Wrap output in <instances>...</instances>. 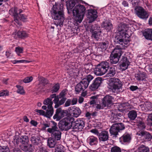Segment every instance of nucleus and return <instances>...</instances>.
I'll use <instances>...</instances> for the list:
<instances>
[{"label":"nucleus","instance_id":"1","mask_svg":"<svg viewBox=\"0 0 152 152\" xmlns=\"http://www.w3.org/2000/svg\"><path fill=\"white\" fill-rule=\"evenodd\" d=\"M128 28L124 24H120L116 31L117 36L115 37L114 42L119 44L121 46H116L112 52L110 57V61L112 64H116L122 54L121 49L127 47L129 42V35L127 33Z\"/></svg>","mask_w":152,"mask_h":152},{"label":"nucleus","instance_id":"2","mask_svg":"<svg viewBox=\"0 0 152 152\" xmlns=\"http://www.w3.org/2000/svg\"><path fill=\"white\" fill-rule=\"evenodd\" d=\"M51 13L53 18L55 20V24L57 26H62L64 19L63 5L56 3L53 6Z\"/></svg>","mask_w":152,"mask_h":152},{"label":"nucleus","instance_id":"3","mask_svg":"<svg viewBox=\"0 0 152 152\" xmlns=\"http://www.w3.org/2000/svg\"><path fill=\"white\" fill-rule=\"evenodd\" d=\"M86 8L83 5L79 4L75 6L72 10L73 15L77 22L81 23L86 13Z\"/></svg>","mask_w":152,"mask_h":152},{"label":"nucleus","instance_id":"4","mask_svg":"<svg viewBox=\"0 0 152 152\" xmlns=\"http://www.w3.org/2000/svg\"><path fill=\"white\" fill-rule=\"evenodd\" d=\"M22 12V10L16 7L11 9L9 11V13L14 16V21L19 26L21 25V23L19 20L23 22L27 21V16L20 14Z\"/></svg>","mask_w":152,"mask_h":152},{"label":"nucleus","instance_id":"5","mask_svg":"<svg viewBox=\"0 0 152 152\" xmlns=\"http://www.w3.org/2000/svg\"><path fill=\"white\" fill-rule=\"evenodd\" d=\"M122 85L123 84L120 80L115 77L110 79L108 85L109 88L113 92H120L123 91Z\"/></svg>","mask_w":152,"mask_h":152},{"label":"nucleus","instance_id":"6","mask_svg":"<svg viewBox=\"0 0 152 152\" xmlns=\"http://www.w3.org/2000/svg\"><path fill=\"white\" fill-rule=\"evenodd\" d=\"M67 91V90L65 89L63 90L58 95H56V94H54L55 98L53 100V101L55 104V108H58L65 103L67 99L65 96Z\"/></svg>","mask_w":152,"mask_h":152},{"label":"nucleus","instance_id":"7","mask_svg":"<svg viewBox=\"0 0 152 152\" xmlns=\"http://www.w3.org/2000/svg\"><path fill=\"white\" fill-rule=\"evenodd\" d=\"M51 122L52 124V126L51 128L48 129L47 131L51 134L53 138L58 140L61 139V133L57 126V123L53 121H51Z\"/></svg>","mask_w":152,"mask_h":152},{"label":"nucleus","instance_id":"8","mask_svg":"<svg viewBox=\"0 0 152 152\" xmlns=\"http://www.w3.org/2000/svg\"><path fill=\"white\" fill-rule=\"evenodd\" d=\"M74 120L72 117H67L59 122V127L62 130L67 131L72 126V123Z\"/></svg>","mask_w":152,"mask_h":152},{"label":"nucleus","instance_id":"9","mask_svg":"<svg viewBox=\"0 0 152 152\" xmlns=\"http://www.w3.org/2000/svg\"><path fill=\"white\" fill-rule=\"evenodd\" d=\"M109 64L106 61H103L97 65L94 69L95 74L97 75H102L105 74L109 68Z\"/></svg>","mask_w":152,"mask_h":152},{"label":"nucleus","instance_id":"10","mask_svg":"<svg viewBox=\"0 0 152 152\" xmlns=\"http://www.w3.org/2000/svg\"><path fill=\"white\" fill-rule=\"evenodd\" d=\"M124 128V126L123 123H116L111 126L110 129V132L111 135L116 137L118 134V132L120 130H123Z\"/></svg>","mask_w":152,"mask_h":152},{"label":"nucleus","instance_id":"11","mask_svg":"<svg viewBox=\"0 0 152 152\" xmlns=\"http://www.w3.org/2000/svg\"><path fill=\"white\" fill-rule=\"evenodd\" d=\"M135 12L139 18L143 20H146L149 16L148 13L141 7L135 9Z\"/></svg>","mask_w":152,"mask_h":152},{"label":"nucleus","instance_id":"12","mask_svg":"<svg viewBox=\"0 0 152 152\" xmlns=\"http://www.w3.org/2000/svg\"><path fill=\"white\" fill-rule=\"evenodd\" d=\"M85 126V121L83 120L77 119L76 121L72 123V128L75 129L76 131H80Z\"/></svg>","mask_w":152,"mask_h":152},{"label":"nucleus","instance_id":"13","mask_svg":"<svg viewBox=\"0 0 152 152\" xmlns=\"http://www.w3.org/2000/svg\"><path fill=\"white\" fill-rule=\"evenodd\" d=\"M136 134L140 136L144 141H150L152 138L151 135L149 132L143 130H140Z\"/></svg>","mask_w":152,"mask_h":152},{"label":"nucleus","instance_id":"14","mask_svg":"<svg viewBox=\"0 0 152 152\" xmlns=\"http://www.w3.org/2000/svg\"><path fill=\"white\" fill-rule=\"evenodd\" d=\"M88 85L83 80L76 85L75 90L77 93L83 92L88 87Z\"/></svg>","mask_w":152,"mask_h":152},{"label":"nucleus","instance_id":"15","mask_svg":"<svg viewBox=\"0 0 152 152\" xmlns=\"http://www.w3.org/2000/svg\"><path fill=\"white\" fill-rule=\"evenodd\" d=\"M97 12L95 9H90L88 10L87 17L89 20V22L91 23L94 21L97 18Z\"/></svg>","mask_w":152,"mask_h":152},{"label":"nucleus","instance_id":"16","mask_svg":"<svg viewBox=\"0 0 152 152\" xmlns=\"http://www.w3.org/2000/svg\"><path fill=\"white\" fill-rule=\"evenodd\" d=\"M122 114L119 111H114L111 115L110 121L112 123H117L118 122L121 121V117Z\"/></svg>","mask_w":152,"mask_h":152},{"label":"nucleus","instance_id":"17","mask_svg":"<svg viewBox=\"0 0 152 152\" xmlns=\"http://www.w3.org/2000/svg\"><path fill=\"white\" fill-rule=\"evenodd\" d=\"M114 98L112 96L107 95L102 99V104L105 107H109L113 104Z\"/></svg>","mask_w":152,"mask_h":152},{"label":"nucleus","instance_id":"18","mask_svg":"<svg viewBox=\"0 0 152 152\" xmlns=\"http://www.w3.org/2000/svg\"><path fill=\"white\" fill-rule=\"evenodd\" d=\"M102 79L101 77H98L95 79L90 87V88L92 91L97 89L102 83Z\"/></svg>","mask_w":152,"mask_h":152},{"label":"nucleus","instance_id":"19","mask_svg":"<svg viewBox=\"0 0 152 152\" xmlns=\"http://www.w3.org/2000/svg\"><path fill=\"white\" fill-rule=\"evenodd\" d=\"M98 137L100 142L107 141L108 140L109 138L108 132L106 131H102L99 133Z\"/></svg>","mask_w":152,"mask_h":152},{"label":"nucleus","instance_id":"20","mask_svg":"<svg viewBox=\"0 0 152 152\" xmlns=\"http://www.w3.org/2000/svg\"><path fill=\"white\" fill-rule=\"evenodd\" d=\"M121 63V64L120 65V69L122 71L126 69L130 64V62L127 60V57L125 56H123Z\"/></svg>","mask_w":152,"mask_h":152},{"label":"nucleus","instance_id":"21","mask_svg":"<svg viewBox=\"0 0 152 152\" xmlns=\"http://www.w3.org/2000/svg\"><path fill=\"white\" fill-rule=\"evenodd\" d=\"M55 94H52L49 97L45 99L43 102L44 104L47 105V107H53L52 105L54 102L52 101V99H55Z\"/></svg>","mask_w":152,"mask_h":152},{"label":"nucleus","instance_id":"22","mask_svg":"<svg viewBox=\"0 0 152 152\" xmlns=\"http://www.w3.org/2000/svg\"><path fill=\"white\" fill-rule=\"evenodd\" d=\"M87 142L91 146L95 145L98 144V139L97 137L94 136H90L87 138Z\"/></svg>","mask_w":152,"mask_h":152},{"label":"nucleus","instance_id":"23","mask_svg":"<svg viewBox=\"0 0 152 152\" xmlns=\"http://www.w3.org/2000/svg\"><path fill=\"white\" fill-rule=\"evenodd\" d=\"M106 77L110 78L114 77L116 74V70L114 66H112L108 68L106 72Z\"/></svg>","mask_w":152,"mask_h":152},{"label":"nucleus","instance_id":"24","mask_svg":"<svg viewBox=\"0 0 152 152\" xmlns=\"http://www.w3.org/2000/svg\"><path fill=\"white\" fill-rule=\"evenodd\" d=\"M64 116V113L62 112L60 109H57L56 110V113L53 116V118L56 119L57 121H59Z\"/></svg>","mask_w":152,"mask_h":152},{"label":"nucleus","instance_id":"25","mask_svg":"<svg viewBox=\"0 0 152 152\" xmlns=\"http://www.w3.org/2000/svg\"><path fill=\"white\" fill-rule=\"evenodd\" d=\"M131 139V137L130 134L126 133L124 134L119 139L120 142L122 143L129 142Z\"/></svg>","mask_w":152,"mask_h":152},{"label":"nucleus","instance_id":"26","mask_svg":"<svg viewBox=\"0 0 152 152\" xmlns=\"http://www.w3.org/2000/svg\"><path fill=\"white\" fill-rule=\"evenodd\" d=\"M135 77L138 80L143 81L147 78L146 74L144 72H140L139 73L135 75Z\"/></svg>","mask_w":152,"mask_h":152},{"label":"nucleus","instance_id":"27","mask_svg":"<svg viewBox=\"0 0 152 152\" xmlns=\"http://www.w3.org/2000/svg\"><path fill=\"white\" fill-rule=\"evenodd\" d=\"M48 145L50 148H54L56 144L57 141L56 140L54 139L53 138H49L47 141Z\"/></svg>","mask_w":152,"mask_h":152},{"label":"nucleus","instance_id":"28","mask_svg":"<svg viewBox=\"0 0 152 152\" xmlns=\"http://www.w3.org/2000/svg\"><path fill=\"white\" fill-rule=\"evenodd\" d=\"M103 27L107 31H110L113 28V25L110 21H106L103 23Z\"/></svg>","mask_w":152,"mask_h":152},{"label":"nucleus","instance_id":"29","mask_svg":"<svg viewBox=\"0 0 152 152\" xmlns=\"http://www.w3.org/2000/svg\"><path fill=\"white\" fill-rule=\"evenodd\" d=\"M143 35L147 39H152V29H148L143 33Z\"/></svg>","mask_w":152,"mask_h":152},{"label":"nucleus","instance_id":"30","mask_svg":"<svg viewBox=\"0 0 152 152\" xmlns=\"http://www.w3.org/2000/svg\"><path fill=\"white\" fill-rule=\"evenodd\" d=\"M92 35L91 37L92 38L96 39V40H98L101 34V30H98L91 33Z\"/></svg>","mask_w":152,"mask_h":152},{"label":"nucleus","instance_id":"31","mask_svg":"<svg viewBox=\"0 0 152 152\" xmlns=\"http://www.w3.org/2000/svg\"><path fill=\"white\" fill-rule=\"evenodd\" d=\"M48 109L46 112H45V116L50 118L52 116L54 113V110L53 107H47Z\"/></svg>","mask_w":152,"mask_h":152},{"label":"nucleus","instance_id":"32","mask_svg":"<svg viewBox=\"0 0 152 152\" xmlns=\"http://www.w3.org/2000/svg\"><path fill=\"white\" fill-rule=\"evenodd\" d=\"M30 140L32 144L34 145H38L40 142V138L37 136H32Z\"/></svg>","mask_w":152,"mask_h":152},{"label":"nucleus","instance_id":"33","mask_svg":"<svg viewBox=\"0 0 152 152\" xmlns=\"http://www.w3.org/2000/svg\"><path fill=\"white\" fill-rule=\"evenodd\" d=\"M15 35L20 38H24L28 37V34L25 31H18L16 33H15Z\"/></svg>","mask_w":152,"mask_h":152},{"label":"nucleus","instance_id":"34","mask_svg":"<svg viewBox=\"0 0 152 152\" xmlns=\"http://www.w3.org/2000/svg\"><path fill=\"white\" fill-rule=\"evenodd\" d=\"M138 152H149V148L143 145H140L137 149Z\"/></svg>","mask_w":152,"mask_h":152},{"label":"nucleus","instance_id":"35","mask_svg":"<svg viewBox=\"0 0 152 152\" xmlns=\"http://www.w3.org/2000/svg\"><path fill=\"white\" fill-rule=\"evenodd\" d=\"M108 42L107 41L105 42H101L99 44V47L101 48L102 50H104L108 47Z\"/></svg>","mask_w":152,"mask_h":152},{"label":"nucleus","instance_id":"36","mask_svg":"<svg viewBox=\"0 0 152 152\" xmlns=\"http://www.w3.org/2000/svg\"><path fill=\"white\" fill-rule=\"evenodd\" d=\"M129 118L132 120H134L137 116V113L135 111H130L128 114Z\"/></svg>","mask_w":152,"mask_h":152},{"label":"nucleus","instance_id":"37","mask_svg":"<svg viewBox=\"0 0 152 152\" xmlns=\"http://www.w3.org/2000/svg\"><path fill=\"white\" fill-rule=\"evenodd\" d=\"M29 141L28 138L27 136H21L20 138V142L22 144L26 145Z\"/></svg>","mask_w":152,"mask_h":152},{"label":"nucleus","instance_id":"38","mask_svg":"<svg viewBox=\"0 0 152 152\" xmlns=\"http://www.w3.org/2000/svg\"><path fill=\"white\" fill-rule=\"evenodd\" d=\"M90 31L91 33L93 32L100 30V27L97 24H94L88 26Z\"/></svg>","mask_w":152,"mask_h":152},{"label":"nucleus","instance_id":"39","mask_svg":"<svg viewBox=\"0 0 152 152\" xmlns=\"http://www.w3.org/2000/svg\"><path fill=\"white\" fill-rule=\"evenodd\" d=\"M81 110L80 108L78 107H76L73 110V114L75 117H78L81 114Z\"/></svg>","mask_w":152,"mask_h":152},{"label":"nucleus","instance_id":"40","mask_svg":"<svg viewBox=\"0 0 152 152\" xmlns=\"http://www.w3.org/2000/svg\"><path fill=\"white\" fill-rule=\"evenodd\" d=\"M94 78L93 77L90 75H87L85 78H83V80H84V81H85L87 83V84L88 85L90 81L92 80Z\"/></svg>","mask_w":152,"mask_h":152},{"label":"nucleus","instance_id":"41","mask_svg":"<svg viewBox=\"0 0 152 152\" xmlns=\"http://www.w3.org/2000/svg\"><path fill=\"white\" fill-rule=\"evenodd\" d=\"M16 87L18 88L17 92L21 94H24L25 93L23 88L22 86L19 85H16Z\"/></svg>","mask_w":152,"mask_h":152},{"label":"nucleus","instance_id":"42","mask_svg":"<svg viewBox=\"0 0 152 152\" xmlns=\"http://www.w3.org/2000/svg\"><path fill=\"white\" fill-rule=\"evenodd\" d=\"M75 3L73 1H70L69 2L68 5H67V9L69 11V10L72 9L75 5Z\"/></svg>","mask_w":152,"mask_h":152},{"label":"nucleus","instance_id":"43","mask_svg":"<svg viewBox=\"0 0 152 152\" xmlns=\"http://www.w3.org/2000/svg\"><path fill=\"white\" fill-rule=\"evenodd\" d=\"M137 125L138 126V128L140 129L141 130H142L145 127L144 123L141 121H140L137 123Z\"/></svg>","mask_w":152,"mask_h":152},{"label":"nucleus","instance_id":"44","mask_svg":"<svg viewBox=\"0 0 152 152\" xmlns=\"http://www.w3.org/2000/svg\"><path fill=\"white\" fill-rule=\"evenodd\" d=\"M0 152H10V150L7 146H0Z\"/></svg>","mask_w":152,"mask_h":152},{"label":"nucleus","instance_id":"45","mask_svg":"<svg viewBox=\"0 0 152 152\" xmlns=\"http://www.w3.org/2000/svg\"><path fill=\"white\" fill-rule=\"evenodd\" d=\"M111 152H121V149L117 146H115L111 148Z\"/></svg>","mask_w":152,"mask_h":152},{"label":"nucleus","instance_id":"46","mask_svg":"<svg viewBox=\"0 0 152 152\" xmlns=\"http://www.w3.org/2000/svg\"><path fill=\"white\" fill-rule=\"evenodd\" d=\"M23 48L18 47L15 48V51L18 55L19 56L20 53H23Z\"/></svg>","mask_w":152,"mask_h":152},{"label":"nucleus","instance_id":"47","mask_svg":"<svg viewBox=\"0 0 152 152\" xmlns=\"http://www.w3.org/2000/svg\"><path fill=\"white\" fill-rule=\"evenodd\" d=\"M60 88V85L59 84L57 83L55 84L53 87L52 90V93L56 92Z\"/></svg>","mask_w":152,"mask_h":152},{"label":"nucleus","instance_id":"48","mask_svg":"<svg viewBox=\"0 0 152 152\" xmlns=\"http://www.w3.org/2000/svg\"><path fill=\"white\" fill-rule=\"evenodd\" d=\"M42 129L43 130H45L47 128L49 127L50 126V123L49 122L43 123L42 125Z\"/></svg>","mask_w":152,"mask_h":152},{"label":"nucleus","instance_id":"49","mask_svg":"<svg viewBox=\"0 0 152 152\" xmlns=\"http://www.w3.org/2000/svg\"><path fill=\"white\" fill-rule=\"evenodd\" d=\"M33 79V78L32 76L27 77L23 79V81L25 83H28L31 81Z\"/></svg>","mask_w":152,"mask_h":152},{"label":"nucleus","instance_id":"50","mask_svg":"<svg viewBox=\"0 0 152 152\" xmlns=\"http://www.w3.org/2000/svg\"><path fill=\"white\" fill-rule=\"evenodd\" d=\"M40 83H42L43 85H45L48 83V80L42 77H41L39 79Z\"/></svg>","mask_w":152,"mask_h":152},{"label":"nucleus","instance_id":"51","mask_svg":"<svg viewBox=\"0 0 152 152\" xmlns=\"http://www.w3.org/2000/svg\"><path fill=\"white\" fill-rule=\"evenodd\" d=\"M8 94V92L7 90H3L0 92V96H7Z\"/></svg>","mask_w":152,"mask_h":152},{"label":"nucleus","instance_id":"52","mask_svg":"<svg viewBox=\"0 0 152 152\" xmlns=\"http://www.w3.org/2000/svg\"><path fill=\"white\" fill-rule=\"evenodd\" d=\"M55 152H64L62 146H59L55 149Z\"/></svg>","mask_w":152,"mask_h":152},{"label":"nucleus","instance_id":"53","mask_svg":"<svg viewBox=\"0 0 152 152\" xmlns=\"http://www.w3.org/2000/svg\"><path fill=\"white\" fill-rule=\"evenodd\" d=\"M64 104V107H67L71 105V100L70 99H68L65 102Z\"/></svg>","mask_w":152,"mask_h":152},{"label":"nucleus","instance_id":"54","mask_svg":"<svg viewBox=\"0 0 152 152\" xmlns=\"http://www.w3.org/2000/svg\"><path fill=\"white\" fill-rule=\"evenodd\" d=\"M35 111L36 112L39 113L40 115H42L45 116V112L43 110H41L36 109Z\"/></svg>","mask_w":152,"mask_h":152},{"label":"nucleus","instance_id":"55","mask_svg":"<svg viewBox=\"0 0 152 152\" xmlns=\"http://www.w3.org/2000/svg\"><path fill=\"white\" fill-rule=\"evenodd\" d=\"M147 121L149 125L152 126V114L149 115Z\"/></svg>","mask_w":152,"mask_h":152},{"label":"nucleus","instance_id":"56","mask_svg":"<svg viewBox=\"0 0 152 152\" xmlns=\"http://www.w3.org/2000/svg\"><path fill=\"white\" fill-rule=\"evenodd\" d=\"M90 132H91L94 134L96 135L97 136H98L100 133L99 132L98 130L96 129H93L91 130H90Z\"/></svg>","mask_w":152,"mask_h":152},{"label":"nucleus","instance_id":"57","mask_svg":"<svg viewBox=\"0 0 152 152\" xmlns=\"http://www.w3.org/2000/svg\"><path fill=\"white\" fill-rule=\"evenodd\" d=\"M77 99L76 98H73L71 100V105H74L76 104L77 102Z\"/></svg>","mask_w":152,"mask_h":152},{"label":"nucleus","instance_id":"58","mask_svg":"<svg viewBox=\"0 0 152 152\" xmlns=\"http://www.w3.org/2000/svg\"><path fill=\"white\" fill-rule=\"evenodd\" d=\"M130 1L132 2L133 5H136L138 4L139 0H129Z\"/></svg>","mask_w":152,"mask_h":152},{"label":"nucleus","instance_id":"59","mask_svg":"<svg viewBox=\"0 0 152 152\" xmlns=\"http://www.w3.org/2000/svg\"><path fill=\"white\" fill-rule=\"evenodd\" d=\"M129 88L131 91H133L137 89L138 88L137 86H131Z\"/></svg>","mask_w":152,"mask_h":152},{"label":"nucleus","instance_id":"60","mask_svg":"<svg viewBox=\"0 0 152 152\" xmlns=\"http://www.w3.org/2000/svg\"><path fill=\"white\" fill-rule=\"evenodd\" d=\"M104 107H105L102 104H96V108L98 109H102Z\"/></svg>","mask_w":152,"mask_h":152},{"label":"nucleus","instance_id":"61","mask_svg":"<svg viewBox=\"0 0 152 152\" xmlns=\"http://www.w3.org/2000/svg\"><path fill=\"white\" fill-rule=\"evenodd\" d=\"M30 123L31 124L35 126H36L37 125V122L34 120H31L30 121Z\"/></svg>","mask_w":152,"mask_h":152},{"label":"nucleus","instance_id":"62","mask_svg":"<svg viewBox=\"0 0 152 152\" xmlns=\"http://www.w3.org/2000/svg\"><path fill=\"white\" fill-rule=\"evenodd\" d=\"M39 152H48V151L45 148L41 147L39 149Z\"/></svg>","mask_w":152,"mask_h":152},{"label":"nucleus","instance_id":"63","mask_svg":"<svg viewBox=\"0 0 152 152\" xmlns=\"http://www.w3.org/2000/svg\"><path fill=\"white\" fill-rule=\"evenodd\" d=\"M122 4L125 7H128L129 6V4L128 2L125 1H123Z\"/></svg>","mask_w":152,"mask_h":152},{"label":"nucleus","instance_id":"64","mask_svg":"<svg viewBox=\"0 0 152 152\" xmlns=\"http://www.w3.org/2000/svg\"><path fill=\"white\" fill-rule=\"evenodd\" d=\"M13 152H21L20 149L18 148H15L13 150Z\"/></svg>","mask_w":152,"mask_h":152}]
</instances>
